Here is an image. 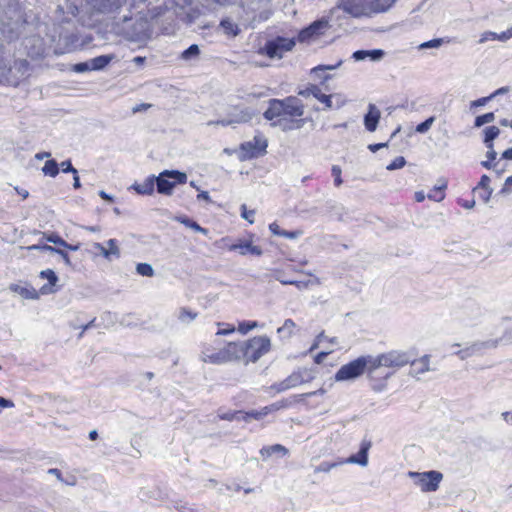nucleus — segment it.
<instances>
[{
  "label": "nucleus",
  "instance_id": "nucleus-40",
  "mask_svg": "<svg viewBox=\"0 0 512 512\" xmlns=\"http://www.w3.org/2000/svg\"><path fill=\"white\" fill-rule=\"evenodd\" d=\"M199 54V46L197 44H192L181 53V59L188 61L196 58Z\"/></svg>",
  "mask_w": 512,
  "mask_h": 512
},
{
  "label": "nucleus",
  "instance_id": "nucleus-35",
  "mask_svg": "<svg viewBox=\"0 0 512 512\" xmlns=\"http://www.w3.org/2000/svg\"><path fill=\"white\" fill-rule=\"evenodd\" d=\"M500 134V130L496 126H489L484 129V144L486 147L493 145L494 139Z\"/></svg>",
  "mask_w": 512,
  "mask_h": 512
},
{
  "label": "nucleus",
  "instance_id": "nucleus-44",
  "mask_svg": "<svg viewBox=\"0 0 512 512\" xmlns=\"http://www.w3.org/2000/svg\"><path fill=\"white\" fill-rule=\"evenodd\" d=\"M259 326L257 321H242L238 324V331L241 334H246L250 330L257 328Z\"/></svg>",
  "mask_w": 512,
  "mask_h": 512
},
{
  "label": "nucleus",
  "instance_id": "nucleus-51",
  "mask_svg": "<svg viewBox=\"0 0 512 512\" xmlns=\"http://www.w3.org/2000/svg\"><path fill=\"white\" fill-rule=\"evenodd\" d=\"M40 277L47 279L50 285H55L58 281L56 273L51 269H46L40 272Z\"/></svg>",
  "mask_w": 512,
  "mask_h": 512
},
{
  "label": "nucleus",
  "instance_id": "nucleus-57",
  "mask_svg": "<svg viewBox=\"0 0 512 512\" xmlns=\"http://www.w3.org/2000/svg\"><path fill=\"white\" fill-rule=\"evenodd\" d=\"M492 100V97L489 95V96H486V97H481L477 100H474L470 103V108L473 109V108H476V107H482V106H485L489 101Z\"/></svg>",
  "mask_w": 512,
  "mask_h": 512
},
{
  "label": "nucleus",
  "instance_id": "nucleus-15",
  "mask_svg": "<svg viewBox=\"0 0 512 512\" xmlns=\"http://www.w3.org/2000/svg\"><path fill=\"white\" fill-rule=\"evenodd\" d=\"M329 28L330 24L328 20L324 18L316 20L299 32L298 40L299 42H307L314 37L323 35Z\"/></svg>",
  "mask_w": 512,
  "mask_h": 512
},
{
  "label": "nucleus",
  "instance_id": "nucleus-28",
  "mask_svg": "<svg viewBox=\"0 0 512 512\" xmlns=\"http://www.w3.org/2000/svg\"><path fill=\"white\" fill-rule=\"evenodd\" d=\"M360 359L364 360L365 371H367L369 374H372L376 369L380 367H384V362L382 360L381 354L377 356H360Z\"/></svg>",
  "mask_w": 512,
  "mask_h": 512
},
{
  "label": "nucleus",
  "instance_id": "nucleus-3",
  "mask_svg": "<svg viewBox=\"0 0 512 512\" xmlns=\"http://www.w3.org/2000/svg\"><path fill=\"white\" fill-rule=\"evenodd\" d=\"M119 31L130 41H143L150 36V23L146 16L137 15L132 17L124 16L121 22L117 23Z\"/></svg>",
  "mask_w": 512,
  "mask_h": 512
},
{
  "label": "nucleus",
  "instance_id": "nucleus-6",
  "mask_svg": "<svg viewBox=\"0 0 512 512\" xmlns=\"http://www.w3.org/2000/svg\"><path fill=\"white\" fill-rule=\"evenodd\" d=\"M315 378V374L308 368H298L293 371L284 380L275 383L271 386L276 392L281 393L286 390L298 387L302 384L309 383Z\"/></svg>",
  "mask_w": 512,
  "mask_h": 512
},
{
  "label": "nucleus",
  "instance_id": "nucleus-45",
  "mask_svg": "<svg viewBox=\"0 0 512 512\" xmlns=\"http://www.w3.org/2000/svg\"><path fill=\"white\" fill-rule=\"evenodd\" d=\"M330 213L335 216L338 220H344V214H346L345 208L341 204L334 203L330 206Z\"/></svg>",
  "mask_w": 512,
  "mask_h": 512
},
{
  "label": "nucleus",
  "instance_id": "nucleus-62",
  "mask_svg": "<svg viewBox=\"0 0 512 512\" xmlns=\"http://www.w3.org/2000/svg\"><path fill=\"white\" fill-rule=\"evenodd\" d=\"M284 285H294L299 289L306 288L309 282L296 281V280H281Z\"/></svg>",
  "mask_w": 512,
  "mask_h": 512
},
{
  "label": "nucleus",
  "instance_id": "nucleus-9",
  "mask_svg": "<svg viewBox=\"0 0 512 512\" xmlns=\"http://www.w3.org/2000/svg\"><path fill=\"white\" fill-rule=\"evenodd\" d=\"M271 342L267 336H258L245 342L244 358L256 362L270 350Z\"/></svg>",
  "mask_w": 512,
  "mask_h": 512
},
{
  "label": "nucleus",
  "instance_id": "nucleus-64",
  "mask_svg": "<svg viewBox=\"0 0 512 512\" xmlns=\"http://www.w3.org/2000/svg\"><path fill=\"white\" fill-rule=\"evenodd\" d=\"M352 58L357 62L364 61L367 59V52H366V50H357V51L353 52Z\"/></svg>",
  "mask_w": 512,
  "mask_h": 512
},
{
  "label": "nucleus",
  "instance_id": "nucleus-19",
  "mask_svg": "<svg viewBox=\"0 0 512 512\" xmlns=\"http://www.w3.org/2000/svg\"><path fill=\"white\" fill-rule=\"evenodd\" d=\"M343 61L339 60L336 64L333 65H318L311 69V75L320 80L321 84H324L326 81L331 79V76L325 74L326 71H332L339 68L342 65Z\"/></svg>",
  "mask_w": 512,
  "mask_h": 512
},
{
  "label": "nucleus",
  "instance_id": "nucleus-56",
  "mask_svg": "<svg viewBox=\"0 0 512 512\" xmlns=\"http://www.w3.org/2000/svg\"><path fill=\"white\" fill-rule=\"evenodd\" d=\"M92 70L91 63L89 62H80L73 66V71L77 73H83L86 71Z\"/></svg>",
  "mask_w": 512,
  "mask_h": 512
},
{
  "label": "nucleus",
  "instance_id": "nucleus-10",
  "mask_svg": "<svg viewBox=\"0 0 512 512\" xmlns=\"http://www.w3.org/2000/svg\"><path fill=\"white\" fill-rule=\"evenodd\" d=\"M299 95L304 97H315L317 100L324 104L325 109H339L345 103L340 94L326 95L322 93L321 89L317 85H311L310 87H307L305 90L300 91Z\"/></svg>",
  "mask_w": 512,
  "mask_h": 512
},
{
  "label": "nucleus",
  "instance_id": "nucleus-20",
  "mask_svg": "<svg viewBox=\"0 0 512 512\" xmlns=\"http://www.w3.org/2000/svg\"><path fill=\"white\" fill-rule=\"evenodd\" d=\"M64 2L57 6V12L65 15L62 21L68 22L70 17H75L79 13V7L75 0H63Z\"/></svg>",
  "mask_w": 512,
  "mask_h": 512
},
{
  "label": "nucleus",
  "instance_id": "nucleus-48",
  "mask_svg": "<svg viewBox=\"0 0 512 512\" xmlns=\"http://www.w3.org/2000/svg\"><path fill=\"white\" fill-rule=\"evenodd\" d=\"M489 36H492V40H498L501 42H505L512 38V26L508 28L506 31H503L501 33H489Z\"/></svg>",
  "mask_w": 512,
  "mask_h": 512
},
{
  "label": "nucleus",
  "instance_id": "nucleus-14",
  "mask_svg": "<svg viewBox=\"0 0 512 512\" xmlns=\"http://www.w3.org/2000/svg\"><path fill=\"white\" fill-rule=\"evenodd\" d=\"M337 7L352 17H371L368 0H338Z\"/></svg>",
  "mask_w": 512,
  "mask_h": 512
},
{
  "label": "nucleus",
  "instance_id": "nucleus-61",
  "mask_svg": "<svg viewBox=\"0 0 512 512\" xmlns=\"http://www.w3.org/2000/svg\"><path fill=\"white\" fill-rule=\"evenodd\" d=\"M490 178L489 176H487L486 174L482 175L481 178H480V181L478 183V186L477 188H481L483 190H488V189H492L490 186Z\"/></svg>",
  "mask_w": 512,
  "mask_h": 512
},
{
  "label": "nucleus",
  "instance_id": "nucleus-7",
  "mask_svg": "<svg viewBox=\"0 0 512 512\" xmlns=\"http://www.w3.org/2000/svg\"><path fill=\"white\" fill-rule=\"evenodd\" d=\"M408 476L414 480L415 485H417L423 492L436 491L443 479L442 473L435 470L427 472L410 471Z\"/></svg>",
  "mask_w": 512,
  "mask_h": 512
},
{
  "label": "nucleus",
  "instance_id": "nucleus-37",
  "mask_svg": "<svg viewBox=\"0 0 512 512\" xmlns=\"http://www.w3.org/2000/svg\"><path fill=\"white\" fill-rule=\"evenodd\" d=\"M93 246L96 250H98L100 255H102L105 259L110 260L111 256H114L116 258L120 257V249L119 248H115L114 250H108L106 247H104L100 243H94Z\"/></svg>",
  "mask_w": 512,
  "mask_h": 512
},
{
  "label": "nucleus",
  "instance_id": "nucleus-60",
  "mask_svg": "<svg viewBox=\"0 0 512 512\" xmlns=\"http://www.w3.org/2000/svg\"><path fill=\"white\" fill-rule=\"evenodd\" d=\"M241 210H242L241 216L245 220L249 221L250 223H253L255 212L253 210L248 211L246 208V205H244V204L241 206Z\"/></svg>",
  "mask_w": 512,
  "mask_h": 512
},
{
  "label": "nucleus",
  "instance_id": "nucleus-53",
  "mask_svg": "<svg viewBox=\"0 0 512 512\" xmlns=\"http://www.w3.org/2000/svg\"><path fill=\"white\" fill-rule=\"evenodd\" d=\"M46 240L60 247L68 246V243L65 240H63L59 235L54 233L46 236Z\"/></svg>",
  "mask_w": 512,
  "mask_h": 512
},
{
  "label": "nucleus",
  "instance_id": "nucleus-39",
  "mask_svg": "<svg viewBox=\"0 0 512 512\" xmlns=\"http://www.w3.org/2000/svg\"><path fill=\"white\" fill-rule=\"evenodd\" d=\"M42 172L44 175L56 177L59 173V165L54 159L47 160L42 168Z\"/></svg>",
  "mask_w": 512,
  "mask_h": 512
},
{
  "label": "nucleus",
  "instance_id": "nucleus-8",
  "mask_svg": "<svg viewBox=\"0 0 512 512\" xmlns=\"http://www.w3.org/2000/svg\"><path fill=\"white\" fill-rule=\"evenodd\" d=\"M295 46L293 38H285L278 36L265 43L261 49V53L267 55L269 58H282L285 52L291 51Z\"/></svg>",
  "mask_w": 512,
  "mask_h": 512
},
{
  "label": "nucleus",
  "instance_id": "nucleus-32",
  "mask_svg": "<svg viewBox=\"0 0 512 512\" xmlns=\"http://www.w3.org/2000/svg\"><path fill=\"white\" fill-rule=\"evenodd\" d=\"M113 59L112 55H100L90 60L92 70L104 69Z\"/></svg>",
  "mask_w": 512,
  "mask_h": 512
},
{
  "label": "nucleus",
  "instance_id": "nucleus-4",
  "mask_svg": "<svg viewBox=\"0 0 512 512\" xmlns=\"http://www.w3.org/2000/svg\"><path fill=\"white\" fill-rule=\"evenodd\" d=\"M128 0H85L83 8L91 15H110L117 13ZM130 7L144 3L146 0H129Z\"/></svg>",
  "mask_w": 512,
  "mask_h": 512
},
{
  "label": "nucleus",
  "instance_id": "nucleus-22",
  "mask_svg": "<svg viewBox=\"0 0 512 512\" xmlns=\"http://www.w3.org/2000/svg\"><path fill=\"white\" fill-rule=\"evenodd\" d=\"M156 185V176H148L142 183H134L131 188L141 195H152Z\"/></svg>",
  "mask_w": 512,
  "mask_h": 512
},
{
  "label": "nucleus",
  "instance_id": "nucleus-34",
  "mask_svg": "<svg viewBox=\"0 0 512 512\" xmlns=\"http://www.w3.org/2000/svg\"><path fill=\"white\" fill-rule=\"evenodd\" d=\"M220 27L223 29L224 33L228 36H237L240 32V29L237 24L232 22L230 19L226 18L221 20Z\"/></svg>",
  "mask_w": 512,
  "mask_h": 512
},
{
  "label": "nucleus",
  "instance_id": "nucleus-54",
  "mask_svg": "<svg viewBox=\"0 0 512 512\" xmlns=\"http://www.w3.org/2000/svg\"><path fill=\"white\" fill-rule=\"evenodd\" d=\"M341 168L337 165H333L331 169L332 176L334 177L335 186L339 187L342 184Z\"/></svg>",
  "mask_w": 512,
  "mask_h": 512
},
{
  "label": "nucleus",
  "instance_id": "nucleus-2",
  "mask_svg": "<svg viewBox=\"0 0 512 512\" xmlns=\"http://www.w3.org/2000/svg\"><path fill=\"white\" fill-rule=\"evenodd\" d=\"M0 31L5 39L12 41L19 36V29L23 21V14L19 0H0Z\"/></svg>",
  "mask_w": 512,
  "mask_h": 512
},
{
  "label": "nucleus",
  "instance_id": "nucleus-43",
  "mask_svg": "<svg viewBox=\"0 0 512 512\" xmlns=\"http://www.w3.org/2000/svg\"><path fill=\"white\" fill-rule=\"evenodd\" d=\"M136 272L141 276L152 277L154 275L153 267L148 263H138Z\"/></svg>",
  "mask_w": 512,
  "mask_h": 512
},
{
  "label": "nucleus",
  "instance_id": "nucleus-47",
  "mask_svg": "<svg viewBox=\"0 0 512 512\" xmlns=\"http://www.w3.org/2000/svg\"><path fill=\"white\" fill-rule=\"evenodd\" d=\"M444 43L443 38H435L426 42H423L419 45V49H431V48H439Z\"/></svg>",
  "mask_w": 512,
  "mask_h": 512
},
{
  "label": "nucleus",
  "instance_id": "nucleus-17",
  "mask_svg": "<svg viewBox=\"0 0 512 512\" xmlns=\"http://www.w3.org/2000/svg\"><path fill=\"white\" fill-rule=\"evenodd\" d=\"M371 448V442L369 440H363L360 445V449L357 454L351 455L347 458L346 463L358 464L362 467L368 465V451Z\"/></svg>",
  "mask_w": 512,
  "mask_h": 512
},
{
  "label": "nucleus",
  "instance_id": "nucleus-12",
  "mask_svg": "<svg viewBox=\"0 0 512 512\" xmlns=\"http://www.w3.org/2000/svg\"><path fill=\"white\" fill-rule=\"evenodd\" d=\"M270 0H243L242 7L248 19L259 21L267 20L269 17Z\"/></svg>",
  "mask_w": 512,
  "mask_h": 512
},
{
  "label": "nucleus",
  "instance_id": "nucleus-36",
  "mask_svg": "<svg viewBox=\"0 0 512 512\" xmlns=\"http://www.w3.org/2000/svg\"><path fill=\"white\" fill-rule=\"evenodd\" d=\"M198 314L188 308H181L179 310L178 319L184 324H190L197 318Z\"/></svg>",
  "mask_w": 512,
  "mask_h": 512
},
{
  "label": "nucleus",
  "instance_id": "nucleus-55",
  "mask_svg": "<svg viewBox=\"0 0 512 512\" xmlns=\"http://www.w3.org/2000/svg\"><path fill=\"white\" fill-rule=\"evenodd\" d=\"M295 327V322L292 319H286L282 327L278 328V333L286 332L288 335L292 334V330Z\"/></svg>",
  "mask_w": 512,
  "mask_h": 512
},
{
  "label": "nucleus",
  "instance_id": "nucleus-26",
  "mask_svg": "<svg viewBox=\"0 0 512 512\" xmlns=\"http://www.w3.org/2000/svg\"><path fill=\"white\" fill-rule=\"evenodd\" d=\"M255 115L251 108H235L234 113H231V119L234 123H246L249 122Z\"/></svg>",
  "mask_w": 512,
  "mask_h": 512
},
{
  "label": "nucleus",
  "instance_id": "nucleus-42",
  "mask_svg": "<svg viewBox=\"0 0 512 512\" xmlns=\"http://www.w3.org/2000/svg\"><path fill=\"white\" fill-rule=\"evenodd\" d=\"M179 221L184 224L186 227L196 231V232H200V233H203V234H207V230L205 228H202L197 222L191 220L190 218L188 217H182V218H179Z\"/></svg>",
  "mask_w": 512,
  "mask_h": 512
},
{
  "label": "nucleus",
  "instance_id": "nucleus-50",
  "mask_svg": "<svg viewBox=\"0 0 512 512\" xmlns=\"http://www.w3.org/2000/svg\"><path fill=\"white\" fill-rule=\"evenodd\" d=\"M242 416H243V413L240 412V411H228V412H225V413H219L218 414V417L220 419L228 420V421L240 420V419H242Z\"/></svg>",
  "mask_w": 512,
  "mask_h": 512
},
{
  "label": "nucleus",
  "instance_id": "nucleus-52",
  "mask_svg": "<svg viewBox=\"0 0 512 512\" xmlns=\"http://www.w3.org/2000/svg\"><path fill=\"white\" fill-rule=\"evenodd\" d=\"M406 164V160L404 157L402 156H399V157H396L388 166H387V170H396V169H400L402 167H404Z\"/></svg>",
  "mask_w": 512,
  "mask_h": 512
},
{
  "label": "nucleus",
  "instance_id": "nucleus-24",
  "mask_svg": "<svg viewBox=\"0 0 512 512\" xmlns=\"http://www.w3.org/2000/svg\"><path fill=\"white\" fill-rule=\"evenodd\" d=\"M429 360L430 357L428 355H424L418 360H410L409 363H411V374L414 376H420L424 374L425 372L430 370L429 367Z\"/></svg>",
  "mask_w": 512,
  "mask_h": 512
},
{
  "label": "nucleus",
  "instance_id": "nucleus-25",
  "mask_svg": "<svg viewBox=\"0 0 512 512\" xmlns=\"http://www.w3.org/2000/svg\"><path fill=\"white\" fill-rule=\"evenodd\" d=\"M498 345V340H488L483 342H475L467 347L466 350L469 353V357L473 355L480 354L485 349L496 348Z\"/></svg>",
  "mask_w": 512,
  "mask_h": 512
},
{
  "label": "nucleus",
  "instance_id": "nucleus-16",
  "mask_svg": "<svg viewBox=\"0 0 512 512\" xmlns=\"http://www.w3.org/2000/svg\"><path fill=\"white\" fill-rule=\"evenodd\" d=\"M382 360L384 367L397 368L408 364L411 360V354L406 351L391 350L386 353H382Z\"/></svg>",
  "mask_w": 512,
  "mask_h": 512
},
{
  "label": "nucleus",
  "instance_id": "nucleus-29",
  "mask_svg": "<svg viewBox=\"0 0 512 512\" xmlns=\"http://www.w3.org/2000/svg\"><path fill=\"white\" fill-rule=\"evenodd\" d=\"M10 290L13 291L14 293H17L24 299H37L38 298L37 291L33 287L28 286V285L22 286V285H18V284H12V285H10Z\"/></svg>",
  "mask_w": 512,
  "mask_h": 512
},
{
  "label": "nucleus",
  "instance_id": "nucleus-33",
  "mask_svg": "<svg viewBox=\"0 0 512 512\" xmlns=\"http://www.w3.org/2000/svg\"><path fill=\"white\" fill-rule=\"evenodd\" d=\"M203 361L213 364H221L229 361V356H227V352H224V350L222 349L216 353L205 354V356L203 357Z\"/></svg>",
  "mask_w": 512,
  "mask_h": 512
},
{
  "label": "nucleus",
  "instance_id": "nucleus-30",
  "mask_svg": "<svg viewBox=\"0 0 512 512\" xmlns=\"http://www.w3.org/2000/svg\"><path fill=\"white\" fill-rule=\"evenodd\" d=\"M447 188V181L444 179L438 180V183L434 188L427 194V198L436 202H440L444 199V190Z\"/></svg>",
  "mask_w": 512,
  "mask_h": 512
},
{
  "label": "nucleus",
  "instance_id": "nucleus-21",
  "mask_svg": "<svg viewBox=\"0 0 512 512\" xmlns=\"http://www.w3.org/2000/svg\"><path fill=\"white\" fill-rule=\"evenodd\" d=\"M230 251H238L241 255L252 254L255 256L262 255V249L259 246L252 245L251 242H239L229 247Z\"/></svg>",
  "mask_w": 512,
  "mask_h": 512
},
{
  "label": "nucleus",
  "instance_id": "nucleus-13",
  "mask_svg": "<svg viewBox=\"0 0 512 512\" xmlns=\"http://www.w3.org/2000/svg\"><path fill=\"white\" fill-rule=\"evenodd\" d=\"M267 139L261 135H255L250 141H246L240 145V150L244 159H251L266 153Z\"/></svg>",
  "mask_w": 512,
  "mask_h": 512
},
{
  "label": "nucleus",
  "instance_id": "nucleus-59",
  "mask_svg": "<svg viewBox=\"0 0 512 512\" xmlns=\"http://www.w3.org/2000/svg\"><path fill=\"white\" fill-rule=\"evenodd\" d=\"M61 168H62V171L64 173H72V174H77L78 171L77 169H75L71 163L70 160H65L63 161L61 164H60Z\"/></svg>",
  "mask_w": 512,
  "mask_h": 512
},
{
  "label": "nucleus",
  "instance_id": "nucleus-5",
  "mask_svg": "<svg viewBox=\"0 0 512 512\" xmlns=\"http://www.w3.org/2000/svg\"><path fill=\"white\" fill-rule=\"evenodd\" d=\"M187 174L178 170H164L156 176L157 192L163 195H171L177 184H185Z\"/></svg>",
  "mask_w": 512,
  "mask_h": 512
},
{
  "label": "nucleus",
  "instance_id": "nucleus-11",
  "mask_svg": "<svg viewBox=\"0 0 512 512\" xmlns=\"http://www.w3.org/2000/svg\"><path fill=\"white\" fill-rule=\"evenodd\" d=\"M365 372V362L358 357L349 363L342 365L334 378L337 382L352 381L359 378Z\"/></svg>",
  "mask_w": 512,
  "mask_h": 512
},
{
  "label": "nucleus",
  "instance_id": "nucleus-41",
  "mask_svg": "<svg viewBox=\"0 0 512 512\" xmlns=\"http://www.w3.org/2000/svg\"><path fill=\"white\" fill-rule=\"evenodd\" d=\"M495 120V114L493 112H488L483 115H479L475 118L474 126L479 128L487 123H491Z\"/></svg>",
  "mask_w": 512,
  "mask_h": 512
},
{
  "label": "nucleus",
  "instance_id": "nucleus-27",
  "mask_svg": "<svg viewBox=\"0 0 512 512\" xmlns=\"http://www.w3.org/2000/svg\"><path fill=\"white\" fill-rule=\"evenodd\" d=\"M223 350L224 352H227V356H229V361L233 359H239L241 357H244L245 342H230Z\"/></svg>",
  "mask_w": 512,
  "mask_h": 512
},
{
  "label": "nucleus",
  "instance_id": "nucleus-46",
  "mask_svg": "<svg viewBox=\"0 0 512 512\" xmlns=\"http://www.w3.org/2000/svg\"><path fill=\"white\" fill-rule=\"evenodd\" d=\"M366 52L367 59H369L372 62L381 61L385 56V51L382 49L366 50Z\"/></svg>",
  "mask_w": 512,
  "mask_h": 512
},
{
  "label": "nucleus",
  "instance_id": "nucleus-31",
  "mask_svg": "<svg viewBox=\"0 0 512 512\" xmlns=\"http://www.w3.org/2000/svg\"><path fill=\"white\" fill-rule=\"evenodd\" d=\"M276 453H281L282 455H286L288 453V449L285 448L281 444H274L271 446H264L260 450V454L264 459H267Z\"/></svg>",
  "mask_w": 512,
  "mask_h": 512
},
{
  "label": "nucleus",
  "instance_id": "nucleus-58",
  "mask_svg": "<svg viewBox=\"0 0 512 512\" xmlns=\"http://www.w3.org/2000/svg\"><path fill=\"white\" fill-rule=\"evenodd\" d=\"M325 393H326V390L324 388H320V389H318L316 391L299 394L297 397L300 400H303V399H306V398H309V397H312V396H322Z\"/></svg>",
  "mask_w": 512,
  "mask_h": 512
},
{
  "label": "nucleus",
  "instance_id": "nucleus-49",
  "mask_svg": "<svg viewBox=\"0 0 512 512\" xmlns=\"http://www.w3.org/2000/svg\"><path fill=\"white\" fill-rule=\"evenodd\" d=\"M434 122H435V117L431 116V117L427 118L425 121L418 124L416 126L415 130H416V132H418L420 134H424L431 128V126L433 125Z\"/></svg>",
  "mask_w": 512,
  "mask_h": 512
},
{
  "label": "nucleus",
  "instance_id": "nucleus-63",
  "mask_svg": "<svg viewBox=\"0 0 512 512\" xmlns=\"http://www.w3.org/2000/svg\"><path fill=\"white\" fill-rule=\"evenodd\" d=\"M269 230L275 236H282V234H284V229H282L276 222L269 225Z\"/></svg>",
  "mask_w": 512,
  "mask_h": 512
},
{
  "label": "nucleus",
  "instance_id": "nucleus-1",
  "mask_svg": "<svg viewBox=\"0 0 512 512\" xmlns=\"http://www.w3.org/2000/svg\"><path fill=\"white\" fill-rule=\"evenodd\" d=\"M304 114V105L300 99L289 96L284 99H270L268 108L263 113L266 120L271 122L272 127H279L283 131L300 129L304 126L305 120L301 117Z\"/></svg>",
  "mask_w": 512,
  "mask_h": 512
},
{
  "label": "nucleus",
  "instance_id": "nucleus-38",
  "mask_svg": "<svg viewBox=\"0 0 512 512\" xmlns=\"http://www.w3.org/2000/svg\"><path fill=\"white\" fill-rule=\"evenodd\" d=\"M271 412V408L263 407L260 410H252L243 414L242 419L247 421L250 418L260 420Z\"/></svg>",
  "mask_w": 512,
  "mask_h": 512
},
{
  "label": "nucleus",
  "instance_id": "nucleus-18",
  "mask_svg": "<svg viewBox=\"0 0 512 512\" xmlns=\"http://www.w3.org/2000/svg\"><path fill=\"white\" fill-rule=\"evenodd\" d=\"M380 116V110L374 104H369L368 112L364 116V125L369 132H374L377 129Z\"/></svg>",
  "mask_w": 512,
  "mask_h": 512
},
{
  "label": "nucleus",
  "instance_id": "nucleus-23",
  "mask_svg": "<svg viewBox=\"0 0 512 512\" xmlns=\"http://www.w3.org/2000/svg\"><path fill=\"white\" fill-rule=\"evenodd\" d=\"M397 0H368L371 16L389 11Z\"/></svg>",
  "mask_w": 512,
  "mask_h": 512
}]
</instances>
